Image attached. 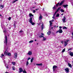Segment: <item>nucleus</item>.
Here are the masks:
<instances>
[{"label":"nucleus","mask_w":73,"mask_h":73,"mask_svg":"<svg viewBox=\"0 0 73 73\" xmlns=\"http://www.w3.org/2000/svg\"><path fill=\"white\" fill-rule=\"evenodd\" d=\"M12 69L13 70H15V68L14 67H12Z\"/></svg>","instance_id":"obj_34"},{"label":"nucleus","mask_w":73,"mask_h":73,"mask_svg":"<svg viewBox=\"0 0 73 73\" xmlns=\"http://www.w3.org/2000/svg\"><path fill=\"white\" fill-rule=\"evenodd\" d=\"M12 64L13 65H15V64H16V62H12Z\"/></svg>","instance_id":"obj_26"},{"label":"nucleus","mask_w":73,"mask_h":73,"mask_svg":"<svg viewBox=\"0 0 73 73\" xmlns=\"http://www.w3.org/2000/svg\"><path fill=\"white\" fill-rule=\"evenodd\" d=\"M61 7H58L56 11H57V12H58V11H59V10H60V9H61Z\"/></svg>","instance_id":"obj_19"},{"label":"nucleus","mask_w":73,"mask_h":73,"mask_svg":"<svg viewBox=\"0 0 73 73\" xmlns=\"http://www.w3.org/2000/svg\"><path fill=\"white\" fill-rule=\"evenodd\" d=\"M53 27H51V29H53Z\"/></svg>","instance_id":"obj_61"},{"label":"nucleus","mask_w":73,"mask_h":73,"mask_svg":"<svg viewBox=\"0 0 73 73\" xmlns=\"http://www.w3.org/2000/svg\"><path fill=\"white\" fill-rule=\"evenodd\" d=\"M27 54H29V56H31V55H32V52L31 51H29Z\"/></svg>","instance_id":"obj_10"},{"label":"nucleus","mask_w":73,"mask_h":73,"mask_svg":"<svg viewBox=\"0 0 73 73\" xmlns=\"http://www.w3.org/2000/svg\"><path fill=\"white\" fill-rule=\"evenodd\" d=\"M70 55L71 56H73V52H71L70 54Z\"/></svg>","instance_id":"obj_20"},{"label":"nucleus","mask_w":73,"mask_h":73,"mask_svg":"<svg viewBox=\"0 0 73 73\" xmlns=\"http://www.w3.org/2000/svg\"><path fill=\"white\" fill-rule=\"evenodd\" d=\"M56 68H57V66L56 65L53 66V71H54V70H55V69H56Z\"/></svg>","instance_id":"obj_8"},{"label":"nucleus","mask_w":73,"mask_h":73,"mask_svg":"<svg viewBox=\"0 0 73 73\" xmlns=\"http://www.w3.org/2000/svg\"><path fill=\"white\" fill-rule=\"evenodd\" d=\"M63 7H64V8H68V5H63Z\"/></svg>","instance_id":"obj_12"},{"label":"nucleus","mask_w":73,"mask_h":73,"mask_svg":"<svg viewBox=\"0 0 73 73\" xmlns=\"http://www.w3.org/2000/svg\"><path fill=\"white\" fill-rule=\"evenodd\" d=\"M32 18L31 17L30 19V20H29V22L31 23L32 22Z\"/></svg>","instance_id":"obj_14"},{"label":"nucleus","mask_w":73,"mask_h":73,"mask_svg":"<svg viewBox=\"0 0 73 73\" xmlns=\"http://www.w3.org/2000/svg\"><path fill=\"white\" fill-rule=\"evenodd\" d=\"M6 68L7 69H8V66H6Z\"/></svg>","instance_id":"obj_45"},{"label":"nucleus","mask_w":73,"mask_h":73,"mask_svg":"<svg viewBox=\"0 0 73 73\" xmlns=\"http://www.w3.org/2000/svg\"><path fill=\"white\" fill-rule=\"evenodd\" d=\"M68 65L69 67L72 68V65L70 64L69 63H68Z\"/></svg>","instance_id":"obj_15"},{"label":"nucleus","mask_w":73,"mask_h":73,"mask_svg":"<svg viewBox=\"0 0 73 73\" xmlns=\"http://www.w3.org/2000/svg\"><path fill=\"white\" fill-rule=\"evenodd\" d=\"M54 28H56V25L54 26Z\"/></svg>","instance_id":"obj_58"},{"label":"nucleus","mask_w":73,"mask_h":73,"mask_svg":"<svg viewBox=\"0 0 73 73\" xmlns=\"http://www.w3.org/2000/svg\"><path fill=\"white\" fill-rule=\"evenodd\" d=\"M59 28H60V29H61V28H62V27H61V26H60L59 27Z\"/></svg>","instance_id":"obj_55"},{"label":"nucleus","mask_w":73,"mask_h":73,"mask_svg":"<svg viewBox=\"0 0 73 73\" xmlns=\"http://www.w3.org/2000/svg\"><path fill=\"white\" fill-rule=\"evenodd\" d=\"M5 73H9V72H5Z\"/></svg>","instance_id":"obj_62"},{"label":"nucleus","mask_w":73,"mask_h":73,"mask_svg":"<svg viewBox=\"0 0 73 73\" xmlns=\"http://www.w3.org/2000/svg\"><path fill=\"white\" fill-rule=\"evenodd\" d=\"M15 1H18V0H15Z\"/></svg>","instance_id":"obj_63"},{"label":"nucleus","mask_w":73,"mask_h":73,"mask_svg":"<svg viewBox=\"0 0 73 73\" xmlns=\"http://www.w3.org/2000/svg\"><path fill=\"white\" fill-rule=\"evenodd\" d=\"M60 11L61 12H64V10H63L62 9H60Z\"/></svg>","instance_id":"obj_28"},{"label":"nucleus","mask_w":73,"mask_h":73,"mask_svg":"<svg viewBox=\"0 0 73 73\" xmlns=\"http://www.w3.org/2000/svg\"><path fill=\"white\" fill-rule=\"evenodd\" d=\"M35 4H36V5H37V3H36V2H35Z\"/></svg>","instance_id":"obj_54"},{"label":"nucleus","mask_w":73,"mask_h":73,"mask_svg":"<svg viewBox=\"0 0 73 73\" xmlns=\"http://www.w3.org/2000/svg\"><path fill=\"white\" fill-rule=\"evenodd\" d=\"M3 33H5V34H6V33H7V30H3Z\"/></svg>","instance_id":"obj_24"},{"label":"nucleus","mask_w":73,"mask_h":73,"mask_svg":"<svg viewBox=\"0 0 73 73\" xmlns=\"http://www.w3.org/2000/svg\"><path fill=\"white\" fill-rule=\"evenodd\" d=\"M29 16L30 17H33V15H32L31 13H29Z\"/></svg>","instance_id":"obj_13"},{"label":"nucleus","mask_w":73,"mask_h":73,"mask_svg":"<svg viewBox=\"0 0 73 73\" xmlns=\"http://www.w3.org/2000/svg\"><path fill=\"white\" fill-rule=\"evenodd\" d=\"M51 22H53V21H54V19H52V20L51 21Z\"/></svg>","instance_id":"obj_49"},{"label":"nucleus","mask_w":73,"mask_h":73,"mask_svg":"<svg viewBox=\"0 0 73 73\" xmlns=\"http://www.w3.org/2000/svg\"><path fill=\"white\" fill-rule=\"evenodd\" d=\"M1 58H2L3 57H4V55L3 54H1V56H0Z\"/></svg>","instance_id":"obj_25"},{"label":"nucleus","mask_w":73,"mask_h":73,"mask_svg":"<svg viewBox=\"0 0 73 73\" xmlns=\"http://www.w3.org/2000/svg\"><path fill=\"white\" fill-rule=\"evenodd\" d=\"M42 19V16H41V15L40 14V16L39 17V20H41Z\"/></svg>","instance_id":"obj_11"},{"label":"nucleus","mask_w":73,"mask_h":73,"mask_svg":"<svg viewBox=\"0 0 73 73\" xmlns=\"http://www.w3.org/2000/svg\"><path fill=\"white\" fill-rule=\"evenodd\" d=\"M36 12V11L34 10H33V13H35Z\"/></svg>","instance_id":"obj_48"},{"label":"nucleus","mask_w":73,"mask_h":73,"mask_svg":"<svg viewBox=\"0 0 73 73\" xmlns=\"http://www.w3.org/2000/svg\"><path fill=\"white\" fill-rule=\"evenodd\" d=\"M5 40H4V43H5V44L6 43V45H7V43L8 42V38H7V35H5Z\"/></svg>","instance_id":"obj_3"},{"label":"nucleus","mask_w":73,"mask_h":73,"mask_svg":"<svg viewBox=\"0 0 73 73\" xmlns=\"http://www.w3.org/2000/svg\"><path fill=\"white\" fill-rule=\"evenodd\" d=\"M11 17H9V19H8V20H9V21H10V20H11Z\"/></svg>","instance_id":"obj_39"},{"label":"nucleus","mask_w":73,"mask_h":73,"mask_svg":"<svg viewBox=\"0 0 73 73\" xmlns=\"http://www.w3.org/2000/svg\"><path fill=\"white\" fill-rule=\"evenodd\" d=\"M3 62H4V64H5V60H3Z\"/></svg>","instance_id":"obj_52"},{"label":"nucleus","mask_w":73,"mask_h":73,"mask_svg":"<svg viewBox=\"0 0 73 73\" xmlns=\"http://www.w3.org/2000/svg\"><path fill=\"white\" fill-rule=\"evenodd\" d=\"M59 14H58L56 15V17H59Z\"/></svg>","instance_id":"obj_37"},{"label":"nucleus","mask_w":73,"mask_h":73,"mask_svg":"<svg viewBox=\"0 0 73 73\" xmlns=\"http://www.w3.org/2000/svg\"><path fill=\"white\" fill-rule=\"evenodd\" d=\"M54 15H54L53 17H52V19H55V18H54V16L55 15Z\"/></svg>","instance_id":"obj_36"},{"label":"nucleus","mask_w":73,"mask_h":73,"mask_svg":"<svg viewBox=\"0 0 73 73\" xmlns=\"http://www.w3.org/2000/svg\"><path fill=\"white\" fill-rule=\"evenodd\" d=\"M35 6H34V7H32V8H35Z\"/></svg>","instance_id":"obj_57"},{"label":"nucleus","mask_w":73,"mask_h":73,"mask_svg":"<svg viewBox=\"0 0 73 73\" xmlns=\"http://www.w3.org/2000/svg\"><path fill=\"white\" fill-rule=\"evenodd\" d=\"M0 8H4V5H0Z\"/></svg>","instance_id":"obj_27"},{"label":"nucleus","mask_w":73,"mask_h":73,"mask_svg":"<svg viewBox=\"0 0 73 73\" xmlns=\"http://www.w3.org/2000/svg\"><path fill=\"white\" fill-rule=\"evenodd\" d=\"M23 32V31L22 30H21L19 32L20 33H22V32Z\"/></svg>","instance_id":"obj_44"},{"label":"nucleus","mask_w":73,"mask_h":73,"mask_svg":"<svg viewBox=\"0 0 73 73\" xmlns=\"http://www.w3.org/2000/svg\"><path fill=\"white\" fill-rule=\"evenodd\" d=\"M49 23H50V26H51L52 25V22L50 21H49Z\"/></svg>","instance_id":"obj_22"},{"label":"nucleus","mask_w":73,"mask_h":73,"mask_svg":"<svg viewBox=\"0 0 73 73\" xmlns=\"http://www.w3.org/2000/svg\"><path fill=\"white\" fill-rule=\"evenodd\" d=\"M64 3V1H63L61 2L60 3L59 2L57 3V4L56 5V7H58V5L59 6H61V5H62Z\"/></svg>","instance_id":"obj_1"},{"label":"nucleus","mask_w":73,"mask_h":73,"mask_svg":"<svg viewBox=\"0 0 73 73\" xmlns=\"http://www.w3.org/2000/svg\"><path fill=\"white\" fill-rule=\"evenodd\" d=\"M16 25H15V24H14V28H16Z\"/></svg>","instance_id":"obj_50"},{"label":"nucleus","mask_w":73,"mask_h":73,"mask_svg":"<svg viewBox=\"0 0 73 73\" xmlns=\"http://www.w3.org/2000/svg\"><path fill=\"white\" fill-rule=\"evenodd\" d=\"M41 35H42L43 36H44V33H42Z\"/></svg>","instance_id":"obj_53"},{"label":"nucleus","mask_w":73,"mask_h":73,"mask_svg":"<svg viewBox=\"0 0 73 73\" xmlns=\"http://www.w3.org/2000/svg\"><path fill=\"white\" fill-rule=\"evenodd\" d=\"M62 33V29H60L58 31H57L56 33Z\"/></svg>","instance_id":"obj_5"},{"label":"nucleus","mask_w":73,"mask_h":73,"mask_svg":"<svg viewBox=\"0 0 73 73\" xmlns=\"http://www.w3.org/2000/svg\"><path fill=\"white\" fill-rule=\"evenodd\" d=\"M65 49L64 48V49H63V50L62 51V52H65Z\"/></svg>","instance_id":"obj_33"},{"label":"nucleus","mask_w":73,"mask_h":73,"mask_svg":"<svg viewBox=\"0 0 73 73\" xmlns=\"http://www.w3.org/2000/svg\"><path fill=\"white\" fill-rule=\"evenodd\" d=\"M72 63H73L72 66H73V61H72Z\"/></svg>","instance_id":"obj_64"},{"label":"nucleus","mask_w":73,"mask_h":73,"mask_svg":"<svg viewBox=\"0 0 73 73\" xmlns=\"http://www.w3.org/2000/svg\"><path fill=\"white\" fill-rule=\"evenodd\" d=\"M23 72L24 73H27V72L25 70H24V71H23Z\"/></svg>","instance_id":"obj_31"},{"label":"nucleus","mask_w":73,"mask_h":73,"mask_svg":"<svg viewBox=\"0 0 73 73\" xmlns=\"http://www.w3.org/2000/svg\"><path fill=\"white\" fill-rule=\"evenodd\" d=\"M53 9H56V7H53Z\"/></svg>","instance_id":"obj_46"},{"label":"nucleus","mask_w":73,"mask_h":73,"mask_svg":"<svg viewBox=\"0 0 73 73\" xmlns=\"http://www.w3.org/2000/svg\"><path fill=\"white\" fill-rule=\"evenodd\" d=\"M69 41V40H66L64 41V46L65 47L66 46V45L68 44V42Z\"/></svg>","instance_id":"obj_4"},{"label":"nucleus","mask_w":73,"mask_h":73,"mask_svg":"<svg viewBox=\"0 0 73 73\" xmlns=\"http://www.w3.org/2000/svg\"><path fill=\"white\" fill-rule=\"evenodd\" d=\"M57 12H58V11H56L55 12V13H54V15H56V13H57Z\"/></svg>","instance_id":"obj_42"},{"label":"nucleus","mask_w":73,"mask_h":73,"mask_svg":"<svg viewBox=\"0 0 73 73\" xmlns=\"http://www.w3.org/2000/svg\"><path fill=\"white\" fill-rule=\"evenodd\" d=\"M72 50V48H70L68 49V50Z\"/></svg>","instance_id":"obj_43"},{"label":"nucleus","mask_w":73,"mask_h":73,"mask_svg":"<svg viewBox=\"0 0 73 73\" xmlns=\"http://www.w3.org/2000/svg\"><path fill=\"white\" fill-rule=\"evenodd\" d=\"M35 10H38V9H35Z\"/></svg>","instance_id":"obj_59"},{"label":"nucleus","mask_w":73,"mask_h":73,"mask_svg":"<svg viewBox=\"0 0 73 73\" xmlns=\"http://www.w3.org/2000/svg\"><path fill=\"white\" fill-rule=\"evenodd\" d=\"M43 37V40H44V41H45V40H46V38H44V36Z\"/></svg>","instance_id":"obj_41"},{"label":"nucleus","mask_w":73,"mask_h":73,"mask_svg":"<svg viewBox=\"0 0 73 73\" xmlns=\"http://www.w3.org/2000/svg\"><path fill=\"white\" fill-rule=\"evenodd\" d=\"M17 24V22L15 21L14 23V24L15 25H16V24Z\"/></svg>","instance_id":"obj_40"},{"label":"nucleus","mask_w":73,"mask_h":73,"mask_svg":"<svg viewBox=\"0 0 73 73\" xmlns=\"http://www.w3.org/2000/svg\"><path fill=\"white\" fill-rule=\"evenodd\" d=\"M36 65H38V66H42V63L36 64Z\"/></svg>","instance_id":"obj_18"},{"label":"nucleus","mask_w":73,"mask_h":73,"mask_svg":"<svg viewBox=\"0 0 73 73\" xmlns=\"http://www.w3.org/2000/svg\"><path fill=\"white\" fill-rule=\"evenodd\" d=\"M66 17H65L64 16L63 19H62V21H63V23H65L66 22Z\"/></svg>","instance_id":"obj_6"},{"label":"nucleus","mask_w":73,"mask_h":73,"mask_svg":"<svg viewBox=\"0 0 73 73\" xmlns=\"http://www.w3.org/2000/svg\"><path fill=\"white\" fill-rule=\"evenodd\" d=\"M40 24H41V23H39L38 24V25H40Z\"/></svg>","instance_id":"obj_56"},{"label":"nucleus","mask_w":73,"mask_h":73,"mask_svg":"<svg viewBox=\"0 0 73 73\" xmlns=\"http://www.w3.org/2000/svg\"><path fill=\"white\" fill-rule=\"evenodd\" d=\"M16 1L15 0L13 1V3H15L16 2Z\"/></svg>","instance_id":"obj_47"},{"label":"nucleus","mask_w":73,"mask_h":73,"mask_svg":"<svg viewBox=\"0 0 73 73\" xmlns=\"http://www.w3.org/2000/svg\"><path fill=\"white\" fill-rule=\"evenodd\" d=\"M42 30L44 29V24L42 23V25L41 26Z\"/></svg>","instance_id":"obj_17"},{"label":"nucleus","mask_w":73,"mask_h":73,"mask_svg":"<svg viewBox=\"0 0 73 73\" xmlns=\"http://www.w3.org/2000/svg\"><path fill=\"white\" fill-rule=\"evenodd\" d=\"M14 56H15V58H16V57H17V53H15L14 54Z\"/></svg>","instance_id":"obj_16"},{"label":"nucleus","mask_w":73,"mask_h":73,"mask_svg":"<svg viewBox=\"0 0 73 73\" xmlns=\"http://www.w3.org/2000/svg\"><path fill=\"white\" fill-rule=\"evenodd\" d=\"M39 37L40 38H41V37H44V36H42V35H40Z\"/></svg>","instance_id":"obj_38"},{"label":"nucleus","mask_w":73,"mask_h":73,"mask_svg":"<svg viewBox=\"0 0 73 73\" xmlns=\"http://www.w3.org/2000/svg\"><path fill=\"white\" fill-rule=\"evenodd\" d=\"M28 64H29V63L28 62V61H27V62L26 66H28Z\"/></svg>","instance_id":"obj_35"},{"label":"nucleus","mask_w":73,"mask_h":73,"mask_svg":"<svg viewBox=\"0 0 73 73\" xmlns=\"http://www.w3.org/2000/svg\"><path fill=\"white\" fill-rule=\"evenodd\" d=\"M33 42V40H31L29 42V43H31V42Z\"/></svg>","instance_id":"obj_32"},{"label":"nucleus","mask_w":73,"mask_h":73,"mask_svg":"<svg viewBox=\"0 0 73 73\" xmlns=\"http://www.w3.org/2000/svg\"><path fill=\"white\" fill-rule=\"evenodd\" d=\"M30 23H31V24L32 25H35V23L33 22V21L32 22H30Z\"/></svg>","instance_id":"obj_23"},{"label":"nucleus","mask_w":73,"mask_h":73,"mask_svg":"<svg viewBox=\"0 0 73 73\" xmlns=\"http://www.w3.org/2000/svg\"><path fill=\"white\" fill-rule=\"evenodd\" d=\"M63 41H62L61 42V43H62V44H63Z\"/></svg>","instance_id":"obj_60"},{"label":"nucleus","mask_w":73,"mask_h":73,"mask_svg":"<svg viewBox=\"0 0 73 73\" xmlns=\"http://www.w3.org/2000/svg\"><path fill=\"white\" fill-rule=\"evenodd\" d=\"M51 33V32H50V31H49L48 32H47V34L48 35H50Z\"/></svg>","instance_id":"obj_21"},{"label":"nucleus","mask_w":73,"mask_h":73,"mask_svg":"<svg viewBox=\"0 0 73 73\" xmlns=\"http://www.w3.org/2000/svg\"><path fill=\"white\" fill-rule=\"evenodd\" d=\"M67 29V27L64 26L63 27V29Z\"/></svg>","instance_id":"obj_29"},{"label":"nucleus","mask_w":73,"mask_h":73,"mask_svg":"<svg viewBox=\"0 0 73 73\" xmlns=\"http://www.w3.org/2000/svg\"><path fill=\"white\" fill-rule=\"evenodd\" d=\"M19 70V73H21L23 71V68H20Z\"/></svg>","instance_id":"obj_7"},{"label":"nucleus","mask_w":73,"mask_h":73,"mask_svg":"<svg viewBox=\"0 0 73 73\" xmlns=\"http://www.w3.org/2000/svg\"><path fill=\"white\" fill-rule=\"evenodd\" d=\"M4 54H5L7 55V56H11V53L8 52L7 50H6Z\"/></svg>","instance_id":"obj_2"},{"label":"nucleus","mask_w":73,"mask_h":73,"mask_svg":"<svg viewBox=\"0 0 73 73\" xmlns=\"http://www.w3.org/2000/svg\"><path fill=\"white\" fill-rule=\"evenodd\" d=\"M65 70L66 72H67L68 73L69 72V68H67L65 69Z\"/></svg>","instance_id":"obj_9"},{"label":"nucleus","mask_w":73,"mask_h":73,"mask_svg":"<svg viewBox=\"0 0 73 73\" xmlns=\"http://www.w3.org/2000/svg\"><path fill=\"white\" fill-rule=\"evenodd\" d=\"M31 60V62H33V58H32Z\"/></svg>","instance_id":"obj_30"},{"label":"nucleus","mask_w":73,"mask_h":73,"mask_svg":"<svg viewBox=\"0 0 73 73\" xmlns=\"http://www.w3.org/2000/svg\"><path fill=\"white\" fill-rule=\"evenodd\" d=\"M31 60V58H30V57L28 58V60Z\"/></svg>","instance_id":"obj_51"}]
</instances>
